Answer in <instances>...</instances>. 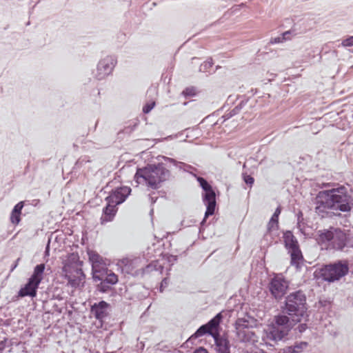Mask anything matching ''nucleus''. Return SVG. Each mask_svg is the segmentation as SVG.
Segmentation results:
<instances>
[{
    "mask_svg": "<svg viewBox=\"0 0 353 353\" xmlns=\"http://www.w3.org/2000/svg\"><path fill=\"white\" fill-rule=\"evenodd\" d=\"M155 106L154 102L151 103H147L143 107V112L144 114H148Z\"/></svg>",
    "mask_w": 353,
    "mask_h": 353,
    "instance_id": "nucleus-36",
    "label": "nucleus"
},
{
    "mask_svg": "<svg viewBox=\"0 0 353 353\" xmlns=\"http://www.w3.org/2000/svg\"><path fill=\"white\" fill-rule=\"evenodd\" d=\"M288 314H279L274 318V321L267 333L268 338L274 341H279L287 336L290 331L296 324Z\"/></svg>",
    "mask_w": 353,
    "mask_h": 353,
    "instance_id": "nucleus-5",
    "label": "nucleus"
},
{
    "mask_svg": "<svg viewBox=\"0 0 353 353\" xmlns=\"http://www.w3.org/2000/svg\"><path fill=\"white\" fill-rule=\"evenodd\" d=\"M150 199H151V203H154L157 201V198L156 199H154L152 196H150Z\"/></svg>",
    "mask_w": 353,
    "mask_h": 353,
    "instance_id": "nucleus-48",
    "label": "nucleus"
},
{
    "mask_svg": "<svg viewBox=\"0 0 353 353\" xmlns=\"http://www.w3.org/2000/svg\"><path fill=\"white\" fill-rule=\"evenodd\" d=\"M150 214H153V209H152V210H150Z\"/></svg>",
    "mask_w": 353,
    "mask_h": 353,
    "instance_id": "nucleus-51",
    "label": "nucleus"
},
{
    "mask_svg": "<svg viewBox=\"0 0 353 353\" xmlns=\"http://www.w3.org/2000/svg\"><path fill=\"white\" fill-rule=\"evenodd\" d=\"M45 268L46 266L44 263H40L37 265L34 268L32 274L30 276L29 279L39 283H41L43 279V275L45 270Z\"/></svg>",
    "mask_w": 353,
    "mask_h": 353,
    "instance_id": "nucleus-25",
    "label": "nucleus"
},
{
    "mask_svg": "<svg viewBox=\"0 0 353 353\" xmlns=\"http://www.w3.org/2000/svg\"><path fill=\"white\" fill-rule=\"evenodd\" d=\"M106 203L105 206L103 208L102 216L100 219L102 225L112 221L118 210L117 205H114L112 203Z\"/></svg>",
    "mask_w": 353,
    "mask_h": 353,
    "instance_id": "nucleus-18",
    "label": "nucleus"
},
{
    "mask_svg": "<svg viewBox=\"0 0 353 353\" xmlns=\"http://www.w3.org/2000/svg\"><path fill=\"white\" fill-rule=\"evenodd\" d=\"M315 210L322 217L329 215L328 210H332L334 216H340L341 212H349L353 208V196L345 187L341 185L336 188L320 191L316 198Z\"/></svg>",
    "mask_w": 353,
    "mask_h": 353,
    "instance_id": "nucleus-1",
    "label": "nucleus"
},
{
    "mask_svg": "<svg viewBox=\"0 0 353 353\" xmlns=\"http://www.w3.org/2000/svg\"><path fill=\"white\" fill-rule=\"evenodd\" d=\"M197 181L203 190L202 200L206 207L205 216H212L216 208L215 190L205 178L198 176Z\"/></svg>",
    "mask_w": 353,
    "mask_h": 353,
    "instance_id": "nucleus-8",
    "label": "nucleus"
},
{
    "mask_svg": "<svg viewBox=\"0 0 353 353\" xmlns=\"http://www.w3.org/2000/svg\"><path fill=\"white\" fill-rule=\"evenodd\" d=\"M281 34L283 37L285 41H287L290 39L292 36L296 35V32L294 28H292L289 30L283 32Z\"/></svg>",
    "mask_w": 353,
    "mask_h": 353,
    "instance_id": "nucleus-33",
    "label": "nucleus"
},
{
    "mask_svg": "<svg viewBox=\"0 0 353 353\" xmlns=\"http://www.w3.org/2000/svg\"><path fill=\"white\" fill-rule=\"evenodd\" d=\"M214 341V351L216 353H232L231 343L228 338L220 333L212 336Z\"/></svg>",
    "mask_w": 353,
    "mask_h": 353,
    "instance_id": "nucleus-15",
    "label": "nucleus"
},
{
    "mask_svg": "<svg viewBox=\"0 0 353 353\" xmlns=\"http://www.w3.org/2000/svg\"><path fill=\"white\" fill-rule=\"evenodd\" d=\"M140 347L141 350H143L144 348V344L143 343H141V345H140Z\"/></svg>",
    "mask_w": 353,
    "mask_h": 353,
    "instance_id": "nucleus-50",
    "label": "nucleus"
},
{
    "mask_svg": "<svg viewBox=\"0 0 353 353\" xmlns=\"http://www.w3.org/2000/svg\"><path fill=\"white\" fill-rule=\"evenodd\" d=\"M81 262L79 260V256L77 253H71L68 259L65 261L63 271L65 272V276L70 278L72 272H75L77 274L85 278V274L81 268Z\"/></svg>",
    "mask_w": 353,
    "mask_h": 353,
    "instance_id": "nucleus-12",
    "label": "nucleus"
},
{
    "mask_svg": "<svg viewBox=\"0 0 353 353\" xmlns=\"http://www.w3.org/2000/svg\"><path fill=\"white\" fill-rule=\"evenodd\" d=\"M208 216H205V214H204V217L203 220L201 221L200 223V228H199V232H201L203 230H204L205 225H208L207 223V219Z\"/></svg>",
    "mask_w": 353,
    "mask_h": 353,
    "instance_id": "nucleus-40",
    "label": "nucleus"
},
{
    "mask_svg": "<svg viewBox=\"0 0 353 353\" xmlns=\"http://www.w3.org/2000/svg\"><path fill=\"white\" fill-rule=\"evenodd\" d=\"M242 178L244 183L250 187L254 184V179L251 175L248 174L246 172L242 173Z\"/></svg>",
    "mask_w": 353,
    "mask_h": 353,
    "instance_id": "nucleus-32",
    "label": "nucleus"
},
{
    "mask_svg": "<svg viewBox=\"0 0 353 353\" xmlns=\"http://www.w3.org/2000/svg\"><path fill=\"white\" fill-rule=\"evenodd\" d=\"M169 279L168 278H164L161 282V285L159 287V290L161 292L163 291V289L168 285Z\"/></svg>",
    "mask_w": 353,
    "mask_h": 353,
    "instance_id": "nucleus-39",
    "label": "nucleus"
},
{
    "mask_svg": "<svg viewBox=\"0 0 353 353\" xmlns=\"http://www.w3.org/2000/svg\"><path fill=\"white\" fill-rule=\"evenodd\" d=\"M88 255L92 265V272L105 266L103 257L93 250H88Z\"/></svg>",
    "mask_w": 353,
    "mask_h": 353,
    "instance_id": "nucleus-19",
    "label": "nucleus"
},
{
    "mask_svg": "<svg viewBox=\"0 0 353 353\" xmlns=\"http://www.w3.org/2000/svg\"><path fill=\"white\" fill-rule=\"evenodd\" d=\"M283 239L284 248L290 256V265L299 269L304 258L296 237L291 230H285L283 232Z\"/></svg>",
    "mask_w": 353,
    "mask_h": 353,
    "instance_id": "nucleus-7",
    "label": "nucleus"
},
{
    "mask_svg": "<svg viewBox=\"0 0 353 353\" xmlns=\"http://www.w3.org/2000/svg\"><path fill=\"white\" fill-rule=\"evenodd\" d=\"M252 353H266L265 351L262 350H259L258 351H255Z\"/></svg>",
    "mask_w": 353,
    "mask_h": 353,
    "instance_id": "nucleus-47",
    "label": "nucleus"
},
{
    "mask_svg": "<svg viewBox=\"0 0 353 353\" xmlns=\"http://www.w3.org/2000/svg\"><path fill=\"white\" fill-rule=\"evenodd\" d=\"M132 189L125 185L116 187L111 190L109 195L105 197V201L114 205H121L125 201L130 195Z\"/></svg>",
    "mask_w": 353,
    "mask_h": 353,
    "instance_id": "nucleus-11",
    "label": "nucleus"
},
{
    "mask_svg": "<svg viewBox=\"0 0 353 353\" xmlns=\"http://www.w3.org/2000/svg\"><path fill=\"white\" fill-rule=\"evenodd\" d=\"M49 252V245H48L46 248L45 253L47 254Z\"/></svg>",
    "mask_w": 353,
    "mask_h": 353,
    "instance_id": "nucleus-49",
    "label": "nucleus"
},
{
    "mask_svg": "<svg viewBox=\"0 0 353 353\" xmlns=\"http://www.w3.org/2000/svg\"><path fill=\"white\" fill-rule=\"evenodd\" d=\"M281 212V206H278L274 212L273 213L272 216H274V217H276V218H279V215Z\"/></svg>",
    "mask_w": 353,
    "mask_h": 353,
    "instance_id": "nucleus-44",
    "label": "nucleus"
},
{
    "mask_svg": "<svg viewBox=\"0 0 353 353\" xmlns=\"http://www.w3.org/2000/svg\"><path fill=\"white\" fill-rule=\"evenodd\" d=\"M157 159L158 161H161V159H163L165 162L172 163L173 165H174L176 168H179V170H183L185 172L190 173L192 176H195L196 179L198 177V176H196V174L193 173V171L196 170V169L191 165H189V164L185 163L182 161H176L174 159L165 156L159 155L157 157Z\"/></svg>",
    "mask_w": 353,
    "mask_h": 353,
    "instance_id": "nucleus-17",
    "label": "nucleus"
},
{
    "mask_svg": "<svg viewBox=\"0 0 353 353\" xmlns=\"http://www.w3.org/2000/svg\"><path fill=\"white\" fill-rule=\"evenodd\" d=\"M268 288L271 296L276 301H280L287 294L289 282L283 276L276 275L270 280Z\"/></svg>",
    "mask_w": 353,
    "mask_h": 353,
    "instance_id": "nucleus-9",
    "label": "nucleus"
},
{
    "mask_svg": "<svg viewBox=\"0 0 353 353\" xmlns=\"http://www.w3.org/2000/svg\"><path fill=\"white\" fill-rule=\"evenodd\" d=\"M117 63V59L113 55L106 56L101 59L97 64L96 78L98 80H102L111 74Z\"/></svg>",
    "mask_w": 353,
    "mask_h": 353,
    "instance_id": "nucleus-10",
    "label": "nucleus"
},
{
    "mask_svg": "<svg viewBox=\"0 0 353 353\" xmlns=\"http://www.w3.org/2000/svg\"><path fill=\"white\" fill-rule=\"evenodd\" d=\"M342 46L344 47H352L353 46V35L348 36L347 38L344 39L341 43Z\"/></svg>",
    "mask_w": 353,
    "mask_h": 353,
    "instance_id": "nucleus-35",
    "label": "nucleus"
},
{
    "mask_svg": "<svg viewBox=\"0 0 353 353\" xmlns=\"http://www.w3.org/2000/svg\"><path fill=\"white\" fill-rule=\"evenodd\" d=\"M185 98L195 95V89L194 88H186L182 92Z\"/></svg>",
    "mask_w": 353,
    "mask_h": 353,
    "instance_id": "nucleus-34",
    "label": "nucleus"
},
{
    "mask_svg": "<svg viewBox=\"0 0 353 353\" xmlns=\"http://www.w3.org/2000/svg\"><path fill=\"white\" fill-rule=\"evenodd\" d=\"M192 353H210V352H208V350L205 347H204L203 346H200V347H196L193 351Z\"/></svg>",
    "mask_w": 353,
    "mask_h": 353,
    "instance_id": "nucleus-41",
    "label": "nucleus"
},
{
    "mask_svg": "<svg viewBox=\"0 0 353 353\" xmlns=\"http://www.w3.org/2000/svg\"><path fill=\"white\" fill-rule=\"evenodd\" d=\"M7 340L5 339L0 341V353H3L6 346Z\"/></svg>",
    "mask_w": 353,
    "mask_h": 353,
    "instance_id": "nucleus-42",
    "label": "nucleus"
},
{
    "mask_svg": "<svg viewBox=\"0 0 353 353\" xmlns=\"http://www.w3.org/2000/svg\"><path fill=\"white\" fill-rule=\"evenodd\" d=\"M223 315L222 312L217 313L208 323H206L210 332L212 333H220V324L223 321Z\"/></svg>",
    "mask_w": 353,
    "mask_h": 353,
    "instance_id": "nucleus-22",
    "label": "nucleus"
},
{
    "mask_svg": "<svg viewBox=\"0 0 353 353\" xmlns=\"http://www.w3.org/2000/svg\"><path fill=\"white\" fill-rule=\"evenodd\" d=\"M242 97L243 99L241 100L238 105H236L232 110L225 114L224 117L225 119H228L239 114L244 108V106L248 103L250 97H245V96H243Z\"/></svg>",
    "mask_w": 353,
    "mask_h": 353,
    "instance_id": "nucleus-24",
    "label": "nucleus"
},
{
    "mask_svg": "<svg viewBox=\"0 0 353 353\" xmlns=\"http://www.w3.org/2000/svg\"><path fill=\"white\" fill-rule=\"evenodd\" d=\"M114 285L106 283V282H99L96 285V288L99 292L107 293L112 290V285Z\"/></svg>",
    "mask_w": 353,
    "mask_h": 353,
    "instance_id": "nucleus-28",
    "label": "nucleus"
},
{
    "mask_svg": "<svg viewBox=\"0 0 353 353\" xmlns=\"http://www.w3.org/2000/svg\"><path fill=\"white\" fill-rule=\"evenodd\" d=\"M281 312L288 314L295 323L309 321L307 297L301 290L292 292L285 296L281 305Z\"/></svg>",
    "mask_w": 353,
    "mask_h": 353,
    "instance_id": "nucleus-3",
    "label": "nucleus"
},
{
    "mask_svg": "<svg viewBox=\"0 0 353 353\" xmlns=\"http://www.w3.org/2000/svg\"><path fill=\"white\" fill-rule=\"evenodd\" d=\"M257 90L251 89L250 91L248 92V93H250V96H253L255 94H256Z\"/></svg>",
    "mask_w": 353,
    "mask_h": 353,
    "instance_id": "nucleus-46",
    "label": "nucleus"
},
{
    "mask_svg": "<svg viewBox=\"0 0 353 353\" xmlns=\"http://www.w3.org/2000/svg\"><path fill=\"white\" fill-rule=\"evenodd\" d=\"M39 284L40 283L32 281L30 279H28L27 283L19 290L18 296H30L32 298L35 297L37 294V290Z\"/></svg>",
    "mask_w": 353,
    "mask_h": 353,
    "instance_id": "nucleus-16",
    "label": "nucleus"
},
{
    "mask_svg": "<svg viewBox=\"0 0 353 353\" xmlns=\"http://www.w3.org/2000/svg\"><path fill=\"white\" fill-rule=\"evenodd\" d=\"M178 259V256L176 255H170L168 258V261L169 263H174Z\"/></svg>",
    "mask_w": 353,
    "mask_h": 353,
    "instance_id": "nucleus-43",
    "label": "nucleus"
},
{
    "mask_svg": "<svg viewBox=\"0 0 353 353\" xmlns=\"http://www.w3.org/2000/svg\"><path fill=\"white\" fill-rule=\"evenodd\" d=\"M307 321H305V323H300L296 327L294 328V332L296 334V337H301V335L306 331V330L308 328V325L306 323Z\"/></svg>",
    "mask_w": 353,
    "mask_h": 353,
    "instance_id": "nucleus-31",
    "label": "nucleus"
},
{
    "mask_svg": "<svg viewBox=\"0 0 353 353\" xmlns=\"http://www.w3.org/2000/svg\"><path fill=\"white\" fill-rule=\"evenodd\" d=\"M170 176V171L165 167L163 162L149 163L143 168H137L134 179L139 184L140 179H143L146 185L157 190L159 185L167 181Z\"/></svg>",
    "mask_w": 353,
    "mask_h": 353,
    "instance_id": "nucleus-4",
    "label": "nucleus"
},
{
    "mask_svg": "<svg viewBox=\"0 0 353 353\" xmlns=\"http://www.w3.org/2000/svg\"><path fill=\"white\" fill-rule=\"evenodd\" d=\"M319 245L327 250L350 253L353 251V227H330L316 233Z\"/></svg>",
    "mask_w": 353,
    "mask_h": 353,
    "instance_id": "nucleus-2",
    "label": "nucleus"
},
{
    "mask_svg": "<svg viewBox=\"0 0 353 353\" xmlns=\"http://www.w3.org/2000/svg\"><path fill=\"white\" fill-rule=\"evenodd\" d=\"M110 305L105 301H100L94 303L90 307V312L94 318L100 321H102L108 315V309Z\"/></svg>",
    "mask_w": 353,
    "mask_h": 353,
    "instance_id": "nucleus-14",
    "label": "nucleus"
},
{
    "mask_svg": "<svg viewBox=\"0 0 353 353\" xmlns=\"http://www.w3.org/2000/svg\"><path fill=\"white\" fill-rule=\"evenodd\" d=\"M218 333H212V332H210L208 327L207 326L206 323L201 325L196 332L190 337L189 340L191 339H196L199 337L203 336L205 335H209L212 337V336H215V334H217Z\"/></svg>",
    "mask_w": 353,
    "mask_h": 353,
    "instance_id": "nucleus-26",
    "label": "nucleus"
},
{
    "mask_svg": "<svg viewBox=\"0 0 353 353\" xmlns=\"http://www.w3.org/2000/svg\"><path fill=\"white\" fill-rule=\"evenodd\" d=\"M84 161L86 162L87 161H85L84 159H79L77 161L76 165H82Z\"/></svg>",
    "mask_w": 353,
    "mask_h": 353,
    "instance_id": "nucleus-45",
    "label": "nucleus"
},
{
    "mask_svg": "<svg viewBox=\"0 0 353 353\" xmlns=\"http://www.w3.org/2000/svg\"><path fill=\"white\" fill-rule=\"evenodd\" d=\"M279 229V218L274 217L273 216H271L268 225H267V233H271L274 230H277ZM266 234L265 235H267Z\"/></svg>",
    "mask_w": 353,
    "mask_h": 353,
    "instance_id": "nucleus-27",
    "label": "nucleus"
},
{
    "mask_svg": "<svg viewBox=\"0 0 353 353\" xmlns=\"http://www.w3.org/2000/svg\"><path fill=\"white\" fill-rule=\"evenodd\" d=\"M235 328L237 330H240L241 329L248 328L249 327V321L245 318H239L235 322Z\"/></svg>",
    "mask_w": 353,
    "mask_h": 353,
    "instance_id": "nucleus-29",
    "label": "nucleus"
},
{
    "mask_svg": "<svg viewBox=\"0 0 353 353\" xmlns=\"http://www.w3.org/2000/svg\"><path fill=\"white\" fill-rule=\"evenodd\" d=\"M24 205L25 201H19L12 208L10 216V222L12 224L17 225L21 221V215Z\"/></svg>",
    "mask_w": 353,
    "mask_h": 353,
    "instance_id": "nucleus-21",
    "label": "nucleus"
},
{
    "mask_svg": "<svg viewBox=\"0 0 353 353\" xmlns=\"http://www.w3.org/2000/svg\"><path fill=\"white\" fill-rule=\"evenodd\" d=\"M92 279L94 282H106L109 284H117L119 281L118 276L105 266L92 272Z\"/></svg>",
    "mask_w": 353,
    "mask_h": 353,
    "instance_id": "nucleus-13",
    "label": "nucleus"
},
{
    "mask_svg": "<svg viewBox=\"0 0 353 353\" xmlns=\"http://www.w3.org/2000/svg\"><path fill=\"white\" fill-rule=\"evenodd\" d=\"M283 41H285V39H284L283 37L282 36V34H281L278 37L272 38L270 43L272 44H276V43H282Z\"/></svg>",
    "mask_w": 353,
    "mask_h": 353,
    "instance_id": "nucleus-37",
    "label": "nucleus"
},
{
    "mask_svg": "<svg viewBox=\"0 0 353 353\" xmlns=\"http://www.w3.org/2000/svg\"><path fill=\"white\" fill-rule=\"evenodd\" d=\"M161 268V265L159 264L158 261H154L145 265L144 268L135 270L132 274L134 276L143 277L145 274L150 273L152 271H158Z\"/></svg>",
    "mask_w": 353,
    "mask_h": 353,
    "instance_id": "nucleus-20",
    "label": "nucleus"
},
{
    "mask_svg": "<svg viewBox=\"0 0 353 353\" xmlns=\"http://www.w3.org/2000/svg\"><path fill=\"white\" fill-rule=\"evenodd\" d=\"M307 346L308 343L306 341H296L292 345L281 349L279 353H301Z\"/></svg>",
    "mask_w": 353,
    "mask_h": 353,
    "instance_id": "nucleus-23",
    "label": "nucleus"
},
{
    "mask_svg": "<svg viewBox=\"0 0 353 353\" xmlns=\"http://www.w3.org/2000/svg\"><path fill=\"white\" fill-rule=\"evenodd\" d=\"M349 269V263L347 260H337L324 265L321 269V276L323 280L333 283L347 275Z\"/></svg>",
    "mask_w": 353,
    "mask_h": 353,
    "instance_id": "nucleus-6",
    "label": "nucleus"
},
{
    "mask_svg": "<svg viewBox=\"0 0 353 353\" xmlns=\"http://www.w3.org/2000/svg\"><path fill=\"white\" fill-rule=\"evenodd\" d=\"M213 61L212 59H208L207 61H204L203 63L201 64L199 67V71L202 72H210V69L213 65Z\"/></svg>",
    "mask_w": 353,
    "mask_h": 353,
    "instance_id": "nucleus-30",
    "label": "nucleus"
},
{
    "mask_svg": "<svg viewBox=\"0 0 353 353\" xmlns=\"http://www.w3.org/2000/svg\"><path fill=\"white\" fill-rule=\"evenodd\" d=\"M319 303V305L321 307L327 308V310H330L331 303H330V301H327V300H320Z\"/></svg>",
    "mask_w": 353,
    "mask_h": 353,
    "instance_id": "nucleus-38",
    "label": "nucleus"
}]
</instances>
